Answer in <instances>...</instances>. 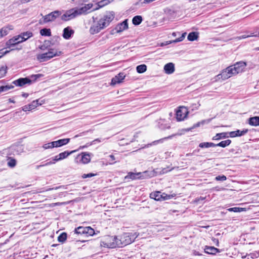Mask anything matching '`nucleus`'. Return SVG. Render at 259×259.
Here are the masks:
<instances>
[{
    "label": "nucleus",
    "mask_w": 259,
    "mask_h": 259,
    "mask_svg": "<svg viewBox=\"0 0 259 259\" xmlns=\"http://www.w3.org/2000/svg\"><path fill=\"white\" fill-rule=\"evenodd\" d=\"M164 70L165 73L170 74L175 71V65L172 63H168L164 66Z\"/></svg>",
    "instance_id": "obj_17"
},
{
    "label": "nucleus",
    "mask_w": 259,
    "mask_h": 259,
    "mask_svg": "<svg viewBox=\"0 0 259 259\" xmlns=\"http://www.w3.org/2000/svg\"><path fill=\"white\" fill-rule=\"evenodd\" d=\"M74 31L70 27H67L63 29V37L66 39H69L74 34Z\"/></svg>",
    "instance_id": "obj_15"
},
{
    "label": "nucleus",
    "mask_w": 259,
    "mask_h": 259,
    "mask_svg": "<svg viewBox=\"0 0 259 259\" xmlns=\"http://www.w3.org/2000/svg\"><path fill=\"white\" fill-rule=\"evenodd\" d=\"M173 137V136H168V137L164 138V139H160V140H159L155 141H154V142H153V144H157V143H159V142H162L164 139H170V138H171V137Z\"/></svg>",
    "instance_id": "obj_52"
},
{
    "label": "nucleus",
    "mask_w": 259,
    "mask_h": 259,
    "mask_svg": "<svg viewBox=\"0 0 259 259\" xmlns=\"http://www.w3.org/2000/svg\"><path fill=\"white\" fill-rule=\"evenodd\" d=\"M228 134H229L227 133H221L217 134L216 135L212 138L213 140H219L221 139L226 138L227 137H228Z\"/></svg>",
    "instance_id": "obj_28"
},
{
    "label": "nucleus",
    "mask_w": 259,
    "mask_h": 259,
    "mask_svg": "<svg viewBox=\"0 0 259 259\" xmlns=\"http://www.w3.org/2000/svg\"><path fill=\"white\" fill-rule=\"evenodd\" d=\"M205 197H200L199 198H197L195 199V202H199L200 200H204L205 199Z\"/></svg>",
    "instance_id": "obj_58"
},
{
    "label": "nucleus",
    "mask_w": 259,
    "mask_h": 259,
    "mask_svg": "<svg viewBox=\"0 0 259 259\" xmlns=\"http://www.w3.org/2000/svg\"><path fill=\"white\" fill-rule=\"evenodd\" d=\"M128 28V23H127V20L126 19L124 20L122 23L118 24L116 27V29L117 30V32H121Z\"/></svg>",
    "instance_id": "obj_21"
},
{
    "label": "nucleus",
    "mask_w": 259,
    "mask_h": 259,
    "mask_svg": "<svg viewBox=\"0 0 259 259\" xmlns=\"http://www.w3.org/2000/svg\"><path fill=\"white\" fill-rule=\"evenodd\" d=\"M136 70L138 73H143L147 70V66L145 64L140 65L137 66Z\"/></svg>",
    "instance_id": "obj_34"
},
{
    "label": "nucleus",
    "mask_w": 259,
    "mask_h": 259,
    "mask_svg": "<svg viewBox=\"0 0 259 259\" xmlns=\"http://www.w3.org/2000/svg\"><path fill=\"white\" fill-rule=\"evenodd\" d=\"M63 204V203H60V202H57V203H53L52 204V205L53 206H57V205H60L61 204Z\"/></svg>",
    "instance_id": "obj_61"
},
{
    "label": "nucleus",
    "mask_w": 259,
    "mask_h": 259,
    "mask_svg": "<svg viewBox=\"0 0 259 259\" xmlns=\"http://www.w3.org/2000/svg\"><path fill=\"white\" fill-rule=\"evenodd\" d=\"M243 208H242L235 207L230 208L228 210L231 212H241L243 210Z\"/></svg>",
    "instance_id": "obj_44"
},
{
    "label": "nucleus",
    "mask_w": 259,
    "mask_h": 259,
    "mask_svg": "<svg viewBox=\"0 0 259 259\" xmlns=\"http://www.w3.org/2000/svg\"><path fill=\"white\" fill-rule=\"evenodd\" d=\"M74 151H72L70 152H68L67 151H65L63 152L59 153L58 155L55 156L52 161H48L45 164L38 166V167L41 166H45L49 165H51L53 164H55L57 161L63 160L66 158H67L69 155L73 153Z\"/></svg>",
    "instance_id": "obj_5"
},
{
    "label": "nucleus",
    "mask_w": 259,
    "mask_h": 259,
    "mask_svg": "<svg viewBox=\"0 0 259 259\" xmlns=\"http://www.w3.org/2000/svg\"><path fill=\"white\" fill-rule=\"evenodd\" d=\"M227 178L225 176H218L215 178V180L218 181H224L226 180Z\"/></svg>",
    "instance_id": "obj_47"
},
{
    "label": "nucleus",
    "mask_w": 259,
    "mask_h": 259,
    "mask_svg": "<svg viewBox=\"0 0 259 259\" xmlns=\"http://www.w3.org/2000/svg\"><path fill=\"white\" fill-rule=\"evenodd\" d=\"M105 140V139L97 138V139L94 140V141H93L92 142L91 144H94L95 143V142H101Z\"/></svg>",
    "instance_id": "obj_54"
},
{
    "label": "nucleus",
    "mask_w": 259,
    "mask_h": 259,
    "mask_svg": "<svg viewBox=\"0 0 259 259\" xmlns=\"http://www.w3.org/2000/svg\"><path fill=\"white\" fill-rule=\"evenodd\" d=\"M14 37L16 39V41H17V42H18V44L21 43V42L24 41V40H23V39H22V36H21V34H20L18 35L15 36Z\"/></svg>",
    "instance_id": "obj_48"
},
{
    "label": "nucleus",
    "mask_w": 259,
    "mask_h": 259,
    "mask_svg": "<svg viewBox=\"0 0 259 259\" xmlns=\"http://www.w3.org/2000/svg\"><path fill=\"white\" fill-rule=\"evenodd\" d=\"M12 29V28H11L9 27H5L2 28L1 29V30L3 34L4 35V36H5L8 34L9 31Z\"/></svg>",
    "instance_id": "obj_42"
},
{
    "label": "nucleus",
    "mask_w": 259,
    "mask_h": 259,
    "mask_svg": "<svg viewBox=\"0 0 259 259\" xmlns=\"http://www.w3.org/2000/svg\"><path fill=\"white\" fill-rule=\"evenodd\" d=\"M93 7V4L90 3L84 5V6L78 8H76V10L78 15H85L90 12L89 10H91Z\"/></svg>",
    "instance_id": "obj_12"
},
{
    "label": "nucleus",
    "mask_w": 259,
    "mask_h": 259,
    "mask_svg": "<svg viewBox=\"0 0 259 259\" xmlns=\"http://www.w3.org/2000/svg\"><path fill=\"white\" fill-rule=\"evenodd\" d=\"M150 197L157 201L167 200L170 198L169 195L165 193H161L160 191L153 192L150 193Z\"/></svg>",
    "instance_id": "obj_10"
},
{
    "label": "nucleus",
    "mask_w": 259,
    "mask_h": 259,
    "mask_svg": "<svg viewBox=\"0 0 259 259\" xmlns=\"http://www.w3.org/2000/svg\"><path fill=\"white\" fill-rule=\"evenodd\" d=\"M186 34V33H184L183 34H182V36L176 39L175 40H173L172 42H178L182 41L184 39Z\"/></svg>",
    "instance_id": "obj_49"
},
{
    "label": "nucleus",
    "mask_w": 259,
    "mask_h": 259,
    "mask_svg": "<svg viewBox=\"0 0 259 259\" xmlns=\"http://www.w3.org/2000/svg\"><path fill=\"white\" fill-rule=\"evenodd\" d=\"M187 113V109L185 108H180L176 112V118L178 121L184 120L186 117Z\"/></svg>",
    "instance_id": "obj_13"
},
{
    "label": "nucleus",
    "mask_w": 259,
    "mask_h": 259,
    "mask_svg": "<svg viewBox=\"0 0 259 259\" xmlns=\"http://www.w3.org/2000/svg\"><path fill=\"white\" fill-rule=\"evenodd\" d=\"M18 44L16 41V39L15 37L10 39L6 42V45L8 48H10L12 46H14Z\"/></svg>",
    "instance_id": "obj_35"
},
{
    "label": "nucleus",
    "mask_w": 259,
    "mask_h": 259,
    "mask_svg": "<svg viewBox=\"0 0 259 259\" xmlns=\"http://www.w3.org/2000/svg\"><path fill=\"white\" fill-rule=\"evenodd\" d=\"M248 132L247 129H245L242 131H240L239 130H237L235 131H232L229 132L228 134L229 135V136L231 138H234L236 137H240L244 135Z\"/></svg>",
    "instance_id": "obj_16"
},
{
    "label": "nucleus",
    "mask_w": 259,
    "mask_h": 259,
    "mask_svg": "<svg viewBox=\"0 0 259 259\" xmlns=\"http://www.w3.org/2000/svg\"><path fill=\"white\" fill-rule=\"evenodd\" d=\"M63 187H64L63 186H59L56 187L49 188V189H47L46 191H50V190H57V189H60L61 188H63Z\"/></svg>",
    "instance_id": "obj_57"
},
{
    "label": "nucleus",
    "mask_w": 259,
    "mask_h": 259,
    "mask_svg": "<svg viewBox=\"0 0 259 259\" xmlns=\"http://www.w3.org/2000/svg\"><path fill=\"white\" fill-rule=\"evenodd\" d=\"M44 103L42 100H41L40 102L39 99H37L32 101L30 104H28L29 105L31 109H34L36 107H37L38 105H41Z\"/></svg>",
    "instance_id": "obj_25"
},
{
    "label": "nucleus",
    "mask_w": 259,
    "mask_h": 259,
    "mask_svg": "<svg viewBox=\"0 0 259 259\" xmlns=\"http://www.w3.org/2000/svg\"><path fill=\"white\" fill-rule=\"evenodd\" d=\"M113 0H102L101 1L97 3V7L95 8H94L91 11H95L96 10H97L99 9L100 8H101L108 4L111 3L113 2Z\"/></svg>",
    "instance_id": "obj_22"
},
{
    "label": "nucleus",
    "mask_w": 259,
    "mask_h": 259,
    "mask_svg": "<svg viewBox=\"0 0 259 259\" xmlns=\"http://www.w3.org/2000/svg\"><path fill=\"white\" fill-rule=\"evenodd\" d=\"M9 52H10V51H4V49L1 50H0V58Z\"/></svg>",
    "instance_id": "obj_51"
},
{
    "label": "nucleus",
    "mask_w": 259,
    "mask_h": 259,
    "mask_svg": "<svg viewBox=\"0 0 259 259\" xmlns=\"http://www.w3.org/2000/svg\"><path fill=\"white\" fill-rule=\"evenodd\" d=\"M53 142L45 144L43 145L42 147L45 149H50V148H54V145H53Z\"/></svg>",
    "instance_id": "obj_46"
},
{
    "label": "nucleus",
    "mask_w": 259,
    "mask_h": 259,
    "mask_svg": "<svg viewBox=\"0 0 259 259\" xmlns=\"http://www.w3.org/2000/svg\"><path fill=\"white\" fill-rule=\"evenodd\" d=\"M231 143V141L230 140H226L225 141H222L218 144H215V147L219 146L223 148H225L228 146H229Z\"/></svg>",
    "instance_id": "obj_30"
},
{
    "label": "nucleus",
    "mask_w": 259,
    "mask_h": 259,
    "mask_svg": "<svg viewBox=\"0 0 259 259\" xmlns=\"http://www.w3.org/2000/svg\"><path fill=\"white\" fill-rule=\"evenodd\" d=\"M41 76H42L41 74H35V75H33L31 76V78L33 79V80H36L37 78H39V77H40Z\"/></svg>",
    "instance_id": "obj_56"
},
{
    "label": "nucleus",
    "mask_w": 259,
    "mask_h": 259,
    "mask_svg": "<svg viewBox=\"0 0 259 259\" xmlns=\"http://www.w3.org/2000/svg\"><path fill=\"white\" fill-rule=\"evenodd\" d=\"M209 121H210V120H202V121H201L200 122H197L196 124H194L193 125V126L192 127L191 129H193V128H196L197 127H199L201 125H203L205 123H208L209 122Z\"/></svg>",
    "instance_id": "obj_38"
},
{
    "label": "nucleus",
    "mask_w": 259,
    "mask_h": 259,
    "mask_svg": "<svg viewBox=\"0 0 259 259\" xmlns=\"http://www.w3.org/2000/svg\"><path fill=\"white\" fill-rule=\"evenodd\" d=\"M213 241L216 244V245L218 246H219V242L218 239H214Z\"/></svg>",
    "instance_id": "obj_62"
},
{
    "label": "nucleus",
    "mask_w": 259,
    "mask_h": 259,
    "mask_svg": "<svg viewBox=\"0 0 259 259\" xmlns=\"http://www.w3.org/2000/svg\"><path fill=\"white\" fill-rule=\"evenodd\" d=\"M78 16L76 8H74L66 11L64 14L61 16V19L63 21H68Z\"/></svg>",
    "instance_id": "obj_6"
},
{
    "label": "nucleus",
    "mask_w": 259,
    "mask_h": 259,
    "mask_svg": "<svg viewBox=\"0 0 259 259\" xmlns=\"http://www.w3.org/2000/svg\"><path fill=\"white\" fill-rule=\"evenodd\" d=\"M96 175V174H93V173H89V174H83L82 176V178H83V179H85V178H91V177H94V176H95Z\"/></svg>",
    "instance_id": "obj_50"
},
{
    "label": "nucleus",
    "mask_w": 259,
    "mask_h": 259,
    "mask_svg": "<svg viewBox=\"0 0 259 259\" xmlns=\"http://www.w3.org/2000/svg\"><path fill=\"white\" fill-rule=\"evenodd\" d=\"M22 97L24 98H27L28 96V94L27 93H23L22 94Z\"/></svg>",
    "instance_id": "obj_63"
},
{
    "label": "nucleus",
    "mask_w": 259,
    "mask_h": 259,
    "mask_svg": "<svg viewBox=\"0 0 259 259\" xmlns=\"http://www.w3.org/2000/svg\"><path fill=\"white\" fill-rule=\"evenodd\" d=\"M80 161L83 164H87L91 161V155L88 153H82L80 157Z\"/></svg>",
    "instance_id": "obj_23"
},
{
    "label": "nucleus",
    "mask_w": 259,
    "mask_h": 259,
    "mask_svg": "<svg viewBox=\"0 0 259 259\" xmlns=\"http://www.w3.org/2000/svg\"><path fill=\"white\" fill-rule=\"evenodd\" d=\"M114 18V13L113 11L106 12L104 16L98 21V24L104 29L107 27Z\"/></svg>",
    "instance_id": "obj_4"
},
{
    "label": "nucleus",
    "mask_w": 259,
    "mask_h": 259,
    "mask_svg": "<svg viewBox=\"0 0 259 259\" xmlns=\"http://www.w3.org/2000/svg\"><path fill=\"white\" fill-rule=\"evenodd\" d=\"M7 67L3 66L0 68V78L3 77L7 72Z\"/></svg>",
    "instance_id": "obj_40"
},
{
    "label": "nucleus",
    "mask_w": 259,
    "mask_h": 259,
    "mask_svg": "<svg viewBox=\"0 0 259 259\" xmlns=\"http://www.w3.org/2000/svg\"><path fill=\"white\" fill-rule=\"evenodd\" d=\"M143 20L142 17L141 16L137 15L133 18L132 22L133 24L135 25H138L141 23Z\"/></svg>",
    "instance_id": "obj_29"
},
{
    "label": "nucleus",
    "mask_w": 259,
    "mask_h": 259,
    "mask_svg": "<svg viewBox=\"0 0 259 259\" xmlns=\"http://www.w3.org/2000/svg\"><path fill=\"white\" fill-rule=\"evenodd\" d=\"M199 147L201 148L214 147H215V144L211 142H203L199 144Z\"/></svg>",
    "instance_id": "obj_31"
},
{
    "label": "nucleus",
    "mask_w": 259,
    "mask_h": 259,
    "mask_svg": "<svg viewBox=\"0 0 259 259\" xmlns=\"http://www.w3.org/2000/svg\"><path fill=\"white\" fill-rule=\"evenodd\" d=\"M62 54L61 51H58L54 49H50L48 52L37 55V59L40 62L49 60L56 56H59Z\"/></svg>",
    "instance_id": "obj_2"
},
{
    "label": "nucleus",
    "mask_w": 259,
    "mask_h": 259,
    "mask_svg": "<svg viewBox=\"0 0 259 259\" xmlns=\"http://www.w3.org/2000/svg\"><path fill=\"white\" fill-rule=\"evenodd\" d=\"M13 87H14L11 85H5V86L0 87V89H1V91L2 92H6V91H8L10 89H13Z\"/></svg>",
    "instance_id": "obj_45"
},
{
    "label": "nucleus",
    "mask_w": 259,
    "mask_h": 259,
    "mask_svg": "<svg viewBox=\"0 0 259 259\" xmlns=\"http://www.w3.org/2000/svg\"><path fill=\"white\" fill-rule=\"evenodd\" d=\"M67 234L65 232L61 233L58 237V241L61 243H64L67 239Z\"/></svg>",
    "instance_id": "obj_32"
},
{
    "label": "nucleus",
    "mask_w": 259,
    "mask_h": 259,
    "mask_svg": "<svg viewBox=\"0 0 259 259\" xmlns=\"http://www.w3.org/2000/svg\"><path fill=\"white\" fill-rule=\"evenodd\" d=\"M109 158H110V160H111L112 161H113V162H110V164H113L115 163V162L113 161L114 160H115V158L114 156L113 155H110L109 156Z\"/></svg>",
    "instance_id": "obj_55"
},
{
    "label": "nucleus",
    "mask_w": 259,
    "mask_h": 259,
    "mask_svg": "<svg viewBox=\"0 0 259 259\" xmlns=\"http://www.w3.org/2000/svg\"><path fill=\"white\" fill-rule=\"evenodd\" d=\"M84 227H79L76 228L74 230V234L84 235Z\"/></svg>",
    "instance_id": "obj_39"
},
{
    "label": "nucleus",
    "mask_w": 259,
    "mask_h": 259,
    "mask_svg": "<svg viewBox=\"0 0 259 259\" xmlns=\"http://www.w3.org/2000/svg\"><path fill=\"white\" fill-rule=\"evenodd\" d=\"M198 35V32H191L188 34L187 38L189 41H194L197 39Z\"/></svg>",
    "instance_id": "obj_26"
},
{
    "label": "nucleus",
    "mask_w": 259,
    "mask_h": 259,
    "mask_svg": "<svg viewBox=\"0 0 259 259\" xmlns=\"http://www.w3.org/2000/svg\"><path fill=\"white\" fill-rule=\"evenodd\" d=\"M248 123L252 126H259V116H254L249 118Z\"/></svg>",
    "instance_id": "obj_24"
},
{
    "label": "nucleus",
    "mask_w": 259,
    "mask_h": 259,
    "mask_svg": "<svg viewBox=\"0 0 259 259\" xmlns=\"http://www.w3.org/2000/svg\"><path fill=\"white\" fill-rule=\"evenodd\" d=\"M248 258L247 259H253L254 258L255 254L253 253H250L249 254H248Z\"/></svg>",
    "instance_id": "obj_59"
},
{
    "label": "nucleus",
    "mask_w": 259,
    "mask_h": 259,
    "mask_svg": "<svg viewBox=\"0 0 259 259\" xmlns=\"http://www.w3.org/2000/svg\"><path fill=\"white\" fill-rule=\"evenodd\" d=\"M101 246L104 247L114 248L119 247L118 237L116 236H106L101 242Z\"/></svg>",
    "instance_id": "obj_3"
},
{
    "label": "nucleus",
    "mask_w": 259,
    "mask_h": 259,
    "mask_svg": "<svg viewBox=\"0 0 259 259\" xmlns=\"http://www.w3.org/2000/svg\"><path fill=\"white\" fill-rule=\"evenodd\" d=\"M233 75H234L232 72V70L231 69V68L229 66L225 69L223 70L220 74L217 75L215 77V80L218 81L220 79L224 80L231 77Z\"/></svg>",
    "instance_id": "obj_7"
},
{
    "label": "nucleus",
    "mask_w": 259,
    "mask_h": 259,
    "mask_svg": "<svg viewBox=\"0 0 259 259\" xmlns=\"http://www.w3.org/2000/svg\"><path fill=\"white\" fill-rule=\"evenodd\" d=\"M22 110L24 111H27L31 110L29 105H25L22 107Z\"/></svg>",
    "instance_id": "obj_53"
},
{
    "label": "nucleus",
    "mask_w": 259,
    "mask_h": 259,
    "mask_svg": "<svg viewBox=\"0 0 259 259\" xmlns=\"http://www.w3.org/2000/svg\"><path fill=\"white\" fill-rule=\"evenodd\" d=\"M141 173H134V172H129L128 175L126 176L125 178L130 179L132 180H135L137 178H139V175H140Z\"/></svg>",
    "instance_id": "obj_37"
},
{
    "label": "nucleus",
    "mask_w": 259,
    "mask_h": 259,
    "mask_svg": "<svg viewBox=\"0 0 259 259\" xmlns=\"http://www.w3.org/2000/svg\"><path fill=\"white\" fill-rule=\"evenodd\" d=\"M246 66V62L240 61L236 63L234 65L230 66L229 67L231 68V69L232 70V72L235 75L243 71Z\"/></svg>",
    "instance_id": "obj_8"
},
{
    "label": "nucleus",
    "mask_w": 259,
    "mask_h": 259,
    "mask_svg": "<svg viewBox=\"0 0 259 259\" xmlns=\"http://www.w3.org/2000/svg\"><path fill=\"white\" fill-rule=\"evenodd\" d=\"M137 233H125L118 238L119 247L125 246L134 241L138 237Z\"/></svg>",
    "instance_id": "obj_1"
},
{
    "label": "nucleus",
    "mask_w": 259,
    "mask_h": 259,
    "mask_svg": "<svg viewBox=\"0 0 259 259\" xmlns=\"http://www.w3.org/2000/svg\"><path fill=\"white\" fill-rule=\"evenodd\" d=\"M204 252L207 254L214 255L217 253L220 252V250L213 246H205L204 248Z\"/></svg>",
    "instance_id": "obj_19"
},
{
    "label": "nucleus",
    "mask_w": 259,
    "mask_h": 259,
    "mask_svg": "<svg viewBox=\"0 0 259 259\" xmlns=\"http://www.w3.org/2000/svg\"><path fill=\"white\" fill-rule=\"evenodd\" d=\"M251 36H257V35H253L252 33H251L249 35L244 34V35H241L239 36H237V37H236V39L240 40V39H244V38H248V37H251Z\"/></svg>",
    "instance_id": "obj_43"
},
{
    "label": "nucleus",
    "mask_w": 259,
    "mask_h": 259,
    "mask_svg": "<svg viewBox=\"0 0 259 259\" xmlns=\"http://www.w3.org/2000/svg\"><path fill=\"white\" fill-rule=\"evenodd\" d=\"M84 235L87 236H93L95 234L94 230L91 227H84Z\"/></svg>",
    "instance_id": "obj_27"
},
{
    "label": "nucleus",
    "mask_w": 259,
    "mask_h": 259,
    "mask_svg": "<svg viewBox=\"0 0 259 259\" xmlns=\"http://www.w3.org/2000/svg\"><path fill=\"white\" fill-rule=\"evenodd\" d=\"M40 33L42 36H50L51 35V31L49 28H43L40 30Z\"/></svg>",
    "instance_id": "obj_36"
},
{
    "label": "nucleus",
    "mask_w": 259,
    "mask_h": 259,
    "mask_svg": "<svg viewBox=\"0 0 259 259\" xmlns=\"http://www.w3.org/2000/svg\"><path fill=\"white\" fill-rule=\"evenodd\" d=\"M125 75L124 73L120 72L111 80V84L114 85L119 83L124 79Z\"/></svg>",
    "instance_id": "obj_14"
},
{
    "label": "nucleus",
    "mask_w": 259,
    "mask_h": 259,
    "mask_svg": "<svg viewBox=\"0 0 259 259\" xmlns=\"http://www.w3.org/2000/svg\"><path fill=\"white\" fill-rule=\"evenodd\" d=\"M16 164V160L14 158H10L8 162V165L10 167H14Z\"/></svg>",
    "instance_id": "obj_41"
},
{
    "label": "nucleus",
    "mask_w": 259,
    "mask_h": 259,
    "mask_svg": "<svg viewBox=\"0 0 259 259\" xmlns=\"http://www.w3.org/2000/svg\"><path fill=\"white\" fill-rule=\"evenodd\" d=\"M21 34V36H22V39H23V40H24V41L33 36L32 32L29 31L22 32Z\"/></svg>",
    "instance_id": "obj_33"
},
{
    "label": "nucleus",
    "mask_w": 259,
    "mask_h": 259,
    "mask_svg": "<svg viewBox=\"0 0 259 259\" xmlns=\"http://www.w3.org/2000/svg\"><path fill=\"white\" fill-rule=\"evenodd\" d=\"M103 29V28L102 27V26L98 24V22L97 23L94 24L90 27V32L91 34H94L98 33L101 30Z\"/></svg>",
    "instance_id": "obj_20"
},
{
    "label": "nucleus",
    "mask_w": 259,
    "mask_h": 259,
    "mask_svg": "<svg viewBox=\"0 0 259 259\" xmlns=\"http://www.w3.org/2000/svg\"><path fill=\"white\" fill-rule=\"evenodd\" d=\"M62 13L59 10L54 11L43 17L44 23H47L55 21L58 17L61 16Z\"/></svg>",
    "instance_id": "obj_9"
},
{
    "label": "nucleus",
    "mask_w": 259,
    "mask_h": 259,
    "mask_svg": "<svg viewBox=\"0 0 259 259\" xmlns=\"http://www.w3.org/2000/svg\"><path fill=\"white\" fill-rule=\"evenodd\" d=\"M32 80L27 77L20 78L13 81V84L18 87H23L26 84H30Z\"/></svg>",
    "instance_id": "obj_11"
},
{
    "label": "nucleus",
    "mask_w": 259,
    "mask_h": 259,
    "mask_svg": "<svg viewBox=\"0 0 259 259\" xmlns=\"http://www.w3.org/2000/svg\"><path fill=\"white\" fill-rule=\"evenodd\" d=\"M193 254L195 255H198V256H200V255H202V254L200 253L199 252H198L197 251H194V252H193Z\"/></svg>",
    "instance_id": "obj_60"
},
{
    "label": "nucleus",
    "mask_w": 259,
    "mask_h": 259,
    "mask_svg": "<svg viewBox=\"0 0 259 259\" xmlns=\"http://www.w3.org/2000/svg\"><path fill=\"white\" fill-rule=\"evenodd\" d=\"M45 48H46V47L44 45H41L39 47V49L42 50H45Z\"/></svg>",
    "instance_id": "obj_64"
},
{
    "label": "nucleus",
    "mask_w": 259,
    "mask_h": 259,
    "mask_svg": "<svg viewBox=\"0 0 259 259\" xmlns=\"http://www.w3.org/2000/svg\"><path fill=\"white\" fill-rule=\"evenodd\" d=\"M69 141L70 139L68 138L60 139L58 141H53V145H54V147H60L68 144Z\"/></svg>",
    "instance_id": "obj_18"
}]
</instances>
